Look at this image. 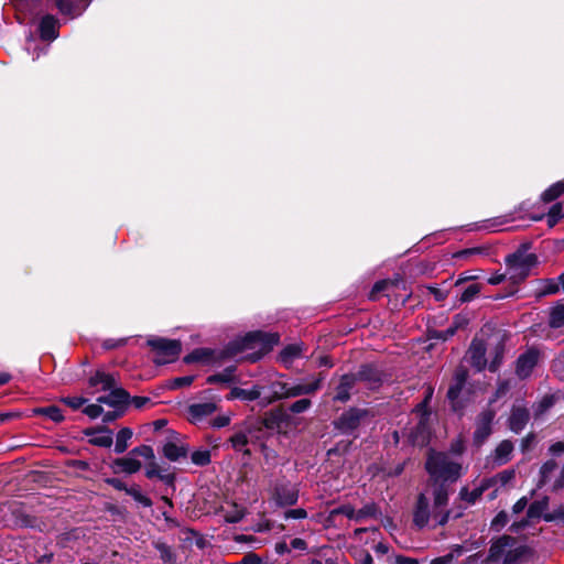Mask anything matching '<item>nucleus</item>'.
<instances>
[{
	"label": "nucleus",
	"mask_w": 564,
	"mask_h": 564,
	"mask_svg": "<svg viewBox=\"0 0 564 564\" xmlns=\"http://www.w3.org/2000/svg\"><path fill=\"white\" fill-rule=\"evenodd\" d=\"M424 469L429 475V484L433 487L435 507H446L449 499L448 485L463 476V465L451 460L445 452L429 448Z\"/></svg>",
	"instance_id": "nucleus-1"
},
{
	"label": "nucleus",
	"mask_w": 564,
	"mask_h": 564,
	"mask_svg": "<svg viewBox=\"0 0 564 564\" xmlns=\"http://www.w3.org/2000/svg\"><path fill=\"white\" fill-rule=\"evenodd\" d=\"M280 343L279 333H268L263 330H251L243 336H238L228 341L223 349L215 350L210 364L220 365L226 360L235 358L237 355L253 350L242 357L245 361L256 364L269 354L274 346Z\"/></svg>",
	"instance_id": "nucleus-2"
},
{
	"label": "nucleus",
	"mask_w": 564,
	"mask_h": 564,
	"mask_svg": "<svg viewBox=\"0 0 564 564\" xmlns=\"http://www.w3.org/2000/svg\"><path fill=\"white\" fill-rule=\"evenodd\" d=\"M469 373L468 370L459 366L453 375V381L446 393L451 411L462 417L469 402V391L465 390Z\"/></svg>",
	"instance_id": "nucleus-3"
},
{
	"label": "nucleus",
	"mask_w": 564,
	"mask_h": 564,
	"mask_svg": "<svg viewBox=\"0 0 564 564\" xmlns=\"http://www.w3.org/2000/svg\"><path fill=\"white\" fill-rule=\"evenodd\" d=\"M147 345L162 357L154 359L156 365L173 362L182 352V343L180 339L153 337L148 339Z\"/></svg>",
	"instance_id": "nucleus-4"
},
{
	"label": "nucleus",
	"mask_w": 564,
	"mask_h": 564,
	"mask_svg": "<svg viewBox=\"0 0 564 564\" xmlns=\"http://www.w3.org/2000/svg\"><path fill=\"white\" fill-rule=\"evenodd\" d=\"M356 382H364L368 390L378 391L386 381V372L376 362H364L354 372Z\"/></svg>",
	"instance_id": "nucleus-5"
},
{
	"label": "nucleus",
	"mask_w": 564,
	"mask_h": 564,
	"mask_svg": "<svg viewBox=\"0 0 564 564\" xmlns=\"http://www.w3.org/2000/svg\"><path fill=\"white\" fill-rule=\"evenodd\" d=\"M369 415L368 409L351 406L344 411L334 422L335 430L341 434L351 435L360 426L361 421Z\"/></svg>",
	"instance_id": "nucleus-6"
},
{
	"label": "nucleus",
	"mask_w": 564,
	"mask_h": 564,
	"mask_svg": "<svg viewBox=\"0 0 564 564\" xmlns=\"http://www.w3.org/2000/svg\"><path fill=\"white\" fill-rule=\"evenodd\" d=\"M496 417V410L487 408L482 410L475 422V431L473 433V444L475 447H481L492 434V423Z\"/></svg>",
	"instance_id": "nucleus-7"
},
{
	"label": "nucleus",
	"mask_w": 564,
	"mask_h": 564,
	"mask_svg": "<svg viewBox=\"0 0 564 564\" xmlns=\"http://www.w3.org/2000/svg\"><path fill=\"white\" fill-rule=\"evenodd\" d=\"M260 424L264 425L265 430L282 432L283 427H289L292 423V417L288 413L284 405H279L271 409L261 416Z\"/></svg>",
	"instance_id": "nucleus-8"
},
{
	"label": "nucleus",
	"mask_w": 564,
	"mask_h": 564,
	"mask_svg": "<svg viewBox=\"0 0 564 564\" xmlns=\"http://www.w3.org/2000/svg\"><path fill=\"white\" fill-rule=\"evenodd\" d=\"M517 543V538L510 534H502L490 541V547L485 563H497L503 558L507 547H512Z\"/></svg>",
	"instance_id": "nucleus-9"
},
{
	"label": "nucleus",
	"mask_w": 564,
	"mask_h": 564,
	"mask_svg": "<svg viewBox=\"0 0 564 564\" xmlns=\"http://www.w3.org/2000/svg\"><path fill=\"white\" fill-rule=\"evenodd\" d=\"M529 247V243L522 245L516 252L508 254L506 257L507 267L531 270L538 263V256L535 253H525Z\"/></svg>",
	"instance_id": "nucleus-10"
},
{
	"label": "nucleus",
	"mask_w": 564,
	"mask_h": 564,
	"mask_svg": "<svg viewBox=\"0 0 564 564\" xmlns=\"http://www.w3.org/2000/svg\"><path fill=\"white\" fill-rule=\"evenodd\" d=\"M540 351L531 347L521 354L516 360V373L520 379L528 378L538 365Z\"/></svg>",
	"instance_id": "nucleus-11"
},
{
	"label": "nucleus",
	"mask_w": 564,
	"mask_h": 564,
	"mask_svg": "<svg viewBox=\"0 0 564 564\" xmlns=\"http://www.w3.org/2000/svg\"><path fill=\"white\" fill-rule=\"evenodd\" d=\"M431 517L432 512L430 510V501L425 494L420 492L416 496V501L413 509V525L419 530H422L429 524Z\"/></svg>",
	"instance_id": "nucleus-12"
},
{
	"label": "nucleus",
	"mask_w": 564,
	"mask_h": 564,
	"mask_svg": "<svg viewBox=\"0 0 564 564\" xmlns=\"http://www.w3.org/2000/svg\"><path fill=\"white\" fill-rule=\"evenodd\" d=\"M83 433L86 436H90L88 442L94 446L108 448L113 444L112 430L105 424L87 427Z\"/></svg>",
	"instance_id": "nucleus-13"
},
{
	"label": "nucleus",
	"mask_w": 564,
	"mask_h": 564,
	"mask_svg": "<svg viewBox=\"0 0 564 564\" xmlns=\"http://www.w3.org/2000/svg\"><path fill=\"white\" fill-rule=\"evenodd\" d=\"M61 22L53 14H45L39 22L37 34L44 42H52L59 35Z\"/></svg>",
	"instance_id": "nucleus-14"
},
{
	"label": "nucleus",
	"mask_w": 564,
	"mask_h": 564,
	"mask_svg": "<svg viewBox=\"0 0 564 564\" xmlns=\"http://www.w3.org/2000/svg\"><path fill=\"white\" fill-rule=\"evenodd\" d=\"M273 498L279 507L294 506L299 500V490L289 484L276 485Z\"/></svg>",
	"instance_id": "nucleus-15"
},
{
	"label": "nucleus",
	"mask_w": 564,
	"mask_h": 564,
	"mask_svg": "<svg viewBox=\"0 0 564 564\" xmlns=\"http://www.w3.org/2000/svg\"><path fill=\"white\" fill-rule=\"evenodd\" d=\"M356 383L354 372L344 373L339 379V383L335 388L333 401L347 403L351 398L350 391L354 389Z\"/></svg>",
	"instance_id": "nucleus-16"
},
{
	"label": "nucleus",
	"mask_w": 564,
	"mask_h": 564,
	"mask_svg": "<svg viewBox=\"0 0 564 564\" xmlns=\"http://www.w3.org/2000/svg\"><path fill=\"white\" fill-rule=\"evenodd\" d=\"M141 467V462L134 457H131L129 454L124 457L115 458L110 464L112 473L117 475L121 473L133 475L138 473Z\"/></svg>",
	"instance_id": "nucleus-17"
},
{
	"label": "nucleus",
	"mask_w": 564,
	"mask_h": 564,
	"mask_svg": "<svg viewBox=\"0 0 564 564\" xmlns=\"http://www.w3.org/2000/svg\"><path fill=\"white\" fill-rule=\"evenodd\" d=\"M431 441V431L425 420H420L409 434V442L413 446L424 447Z\"/></svg>",
	"instance_id": "nucleus-18"
},
{
	"label": "nucleus",
	"mask_w": 564,
	"mask_h": 564,
	"mask_svg": "<svg viewBox=\"0 0 564 564\" xmlns=\"http://www.w3.org/2000/svg\"><path fill=\"white\" fill-rule=\"evenodd\" d=\"M470 364L478 371H481L487 366L486 360V346L482 340L473 339L470 347L468 349Z\"/></svg>",
	"instance_id": "nucleus-19"
},
{
	"label": "nucleus",
	"mask_w": 564,
	"mask_h": 564,
	"mask_svg": "<svg viewBox=\"0 0 564 564\" xmlns=\"http://www.w3.org/2000/svg\"><path fill=\"white\" fill-rule=\"evenodd\" d=\"M529 420L530 413L527 408L513 406L508 420V426L513 433L519 434L525 427Z\"/></svg>",
	"instance_id": "nucleus-20"
},
{
	"label": "nucleus",
	"mask_w": 564,
	"mask_h": 564,
	"mask_svg": "<svg viewBox=\"0 0 564 564\" xmlns=\"http://www.w3.org/2000/svg\"><path fill=\"white\" fill-rule=\"evenodd\" d=\"M290 384L282 381H274L269 386L271 394L261 399V405L267 406L273 402L289 399Z\"/></svg>",
	"instance_id": "nucleus-21"
},
{
	"label": "nucleus",
	"mask_w": 564,
	"mask_h": 564,
	"mask_svg": "<svg viewBox=\"0 0 564 564\" xmlns=\"http://www.w3.org/2000/svg\"><path fill=\"white\" fill-rule=\"evenodd\" d=\"M400 285L403 288L405 285V282L402 278L379 280L373 284L371 291L369 292V300L377 301L379 294L390 292L391 289H399Z\"/></svg>",
	"instance_id": "nucleus-22"
},
{
	"label": "nucleus",
	"mask_w": 564,
	"mask_h": 564,
	"mask_svg": "<svg viewBox=\"0 0 564 564\" xmlns=\"http://www.w3.org/2000/svg\"><path fill=\"white\" fill-rule=\"evenodd\" d=\"M262 387L254 384L251 389H242L239 387H234L230 392L227 394V400H243V401H254L258 399H263L262 395Z\"/></svg>",
	"instance_id": "nucleus-23"
},
{
	"label": "nucleus",
	"mask_w": 564,
	"mask_h": 564,
	"mask_svg": "<svg viewBox=\"0 0 564 564\" xmlns=\"http://www.w3.org/2000/svg\"><path fill=\"white\" fill-rule=\"evenodd\" d=\"M442 508L443 507H435L433 503L432 518L435 520V527H444L451 519L457 520L464 514V509L462 507H459L457 510L447 509L445 511H443Z\"/></svg>",
	"instance_id": "nucleus-24"
},
{
	"label": "nucleus",
	"mask_w": 564,
	"mask_h": 564,
	"mask_svg": "<svg viewBox=\"0 0 564 564\" xmlns=\"http://www.w3.org/2000/svg\"><path fill=\"white\" fill-rule=\"evenodd\" d=\"M324 378H325L324 373L321 372L318 378H316L311 383H299V384H294V386L290 384L289 398H295V397H300V395L315 393L316 391H318L321 389L322 381L324 380Z\"/></svg>",
	"instance_id": "nucleus-25"
},
{
	"label": "nucleus",
	"mask_w": 564,
	"mask_h": 564,
	"mask_svg": "<svg viewBox=\"0 0 564 564\" xmlns=\"http://www.w3.org/2000/svg\"><path fill=\"white\" fill-rule=\"evenodd\" d=\"M217 410L214 402L193 403L188 405L187 412L191 422H198L206 416L212 415Z\"/></svg>",
	"instance_id": "nucleus-26"
},
{
	"label": "nucleus",
	"mask_w": 564,
	"mask_h": 564,
	"mask_svg": "<svg viewBox=\"0 0 564 564\" xmlns=\"http://www.w3.org/2000/svg\"><path fill=\"white\" fill-rule=\"evenodd\" d=\"M189 452L187 444L177 445L174 442H166L162 447V455L170 462H178L186 458Z\"/></svg>",
	"instance_id": "nucleus-27"
},
{
	"label": "nucleus",
	"mask_w": 564,
	"mask_h": 564,
	"mask_svg": "<svg viewBox=\"0 0 564 564\" xmlns=\"http://www.w3.org/2000/svg\"><path fill=\"white\" fill-rule=\"evenodd\" d=\"M533 550L528 545H519L517 547H509L506 552L502 564H518L524 558L532 556Z\"/></svg>",
	"instance_id": "nucleus-28"
},
{
	"label": "nucleus",
	"mask_w": 564,
	"mask_h": 564,
	"mask_svg": "<svg viewBox=\"0 0 564 564\" xmlns=\"http://www.w3.org/2000/svg\"><path fill=\"white\" fill-rule=\"evenodd\" d=\"M513 443L509 440L501 441L494 451L492 459L497 466L505 465L511 460Z\"/></svg>",
	"instance_id": "nucleus-29"
},
{
	"label": "nucleus",
	"mask_w": 564,
	"mask_h": 564,
	"mask_svg": "<svg viewBox=\"0 0 564 564\" xmlns=\"http://www.w3.org/2000/svg\"><path fill=\"white\" fill-rule=\"evenodd\" d=\"M215 354V349L200 347L193 349L189 354L184 356L183 362L186 365H192L196 362L210 364L213 356Z\"/></svg>",
	"instance_id": "nucleus-30"
},
{
	"label": "nucleus",
	"mask_w": 564,
	"mask_h": 564,
	"mask_svg": "<svg viewBox=\"0 0 564 564\" xmlns=\"http://www.w3.org/2000/svg\"><path fill=\"white\" fill-rule=\"evenodd\" d=\"M116 379L113 375L107 373L104 370H96V372L88 379V386L95 388L101 384L102 391H108L116 386Z\"/></svg>",
	"instance_id": "nucleus-31"
},
{
	"label": "nucleus",
	"mask_w": 564,
	"mask_h": 564,
	"mask_svg": "<svg viewBox=\"0 0 564 564\" xmlns=\"http://www.w3.org/2000/svg\"><path fill=\"white\" fill-rule=\"evenodd\" d=\"M26 416H45L55 423H61L65 419L57 405L33 408Z\"/></svg>",
	"instance_id": "nucleus-32"
},
{
	"label": "nucleus",
	"mask_w": 564,
	"mask_h": 564,
	"mask_svg": "<svg viewBox=\"0 0 564 564\" xmlns=\"http://www.w3.org/2000/svg\"><path fill=\"white\" fill-rule=\"evenodd\" d=\"M108 391L109 398L112 401L110 406L127 410L130 404V393L126 389L116 386Z\"/></svg>",
	"instance_id": "nucleus-33"
},
{
	"label": "nucleus",
	"mask_w": 564,
	"mask_h": 564,
	"mask_svg": "<svg viewBox=\"0 0 564 564\" xmlns=\"http://www.w3.org/2000/svg\"><path fill=\"white\" fill-rule=\"evenodd\" d=\"M237 371V366L231 365L226 367L221 372L210 375L206 378V383L208 384H217V383H231L236 381L235 372Z\"/></svg>",
	"instance_id": "nucleus-34"
},
{
	"label": "nucleus",
	"mask_w": 564,
	"mask_h": 564,
	"mask_svg": "<svg viewBox=\"0 0 564 564\" xmlns=\"http://www.w3.org/2000/svg\"><path fill=\"white\" fill-rule=\"evenodd\" d=\"M302 352V345L290 344L286 345L278 356V360L283 364L286 368H289L294 359L299 358Z\"/></svg>",
	"instance_id": "nucleus-35"
},
{
	"label": "nucleus",
	"mask_w": 564,
	"mask_h": 564,
	"mask_svg": "<svg viewBox=\"0 0 564 564\" xmlns=\"http://www.w3.org/2000/svg\"><path fill=\"white\" fill-rule=\"evenodd\" d=\"M12 517L15 524L20 528H39V519L35 516L25 512L23 509L13 510Z\"/></svg>",
	"instance_id": "nucleus-36"
},
{
	"label": "nucleus",
	"mask_w": 564,
	"mask_h": 564,
	"mask_svg": "<svg viewBox=\"0 0 564 564\" xmlns=\"http://www.w3.org/2000/svg\"><path fill=\"white\" fill-rule=\"evenodd\" d=\"M152 545L160 553V558L164 564L176 563L177 556L171 545H169L162 540L153 541Z\"/></svg>",
	"instance_id": "nucleus-37"
},
{
	"label": "nucleus",
	"mask_w": 564,
	"mask_h": 564,
	"mask_svg": "<svg viewBox=\"0 0 564 564\" xmlns=\"http://www.w3.org/2000/svg\"><path fill=\"white\" fill-rule=\"evenodd\" d=\"M564 194V180L557 181L542 192L540 198L543 203L549 204L555 202Z\"/></svg>",
	"instance_id": "nucleus-38"
},
{
	"label": "nucleus",
	"mask_w": 564,
	"mask_h": 564,
	"mask_svg": "<svg viewBox=\"0 0 564 564\" xmlns=\"http://www.w3.org/2000/svg\"><path fill=\"white\" fill-rule=\"evenodd\" d=\"M133 436V431L130 427H122L118 431L116 435V443H115V453L116 454H122L124 453L129 447V441Z\"/></svg>",
	"instance_id": "nucleus-39"
},
{
	"label": "nucleus",
	"mask_w": 564,
	"mask_h": 564,
	"mask_svg": "<svg viewBox=\"0 0 564 564\" xmlns=\"http://www.w3.org/2000/svg\"><path fill=\"white\" fill-rule=\"evenodd\" d=\"M547 324L551 328L557 329L564 326V304L557 302L550 310Z\"/></svg>",
	"instance_id": "nucleus-40"
},
{
	"label": "nucleus",
	"mask_w": 564,
	"mask_h": 564,
	"mask_svg": "<svg viewBox=\"0 0 564 564\" xmlns=\"http://www.w3.org/2000/svg\"><path fill=\"white\" fill-rule=\"evenodd\" d=\"M549 508V497L544 496L540 500L533 501L528 510H527V517L528 519H540L543 518L545 514L544 511Z\"/></svg>",
	"instance_id": "nucleus-41"
},
{
	"label": "nucleus",
	"mask_w": 564,
	"mask_h": 564,
	"mask_svg": "<svg viewBox=\"0 0 564 564\" xmlns=\"http://www.w3.org/2000/svg\"><path fill=\"white\" fill-rule=\"evenodd\" d=\"M482 288L484 285L480 283H470L456 295L457 301L462 304L471 302L480 293Z\"/></svg>",
	"instance_id": "nucleus-42"
},
{
	"label": "nucleus",
	"mask_w": 564,
	"mask_h": 564,
	"mask_svg": "<svg viewBox=\"0 0 564 564\" xmlns=\"http://www.w3.org/2000/svg\"><path fill=\"white\" fill-rule=\"evenodd\" d=\"M127 495L132 497L137 503L144 508H150L153 505L152 499L141 491V487L138 484L130 486L129 490H127Z\"/></svg>",
	"instance_id": "nucleus-43"
},
{
	"label": "nucleus",
	"mask_w": 564,
	"mask_h": 564,
	"mask_svg": "<svg viewBox=\"0 0 564 564\" xmlns=\"http://www.w3.org/2000/svg\"><path fill=\"white\" fill-rule=\"evenodd\" d=\"M229 442L231 443V446L234 447V449H236L238 452H242V454L246 456L251 455V451L246 447L249 441H248V435L246 434L245 431L235 433L229 438Z\"/></svg>",
	"instance_id": "nucleus-44"
},
{
	"label": "nucleus",
	"mask_w": 564,
	"mask_h": 564,
	"mask_svg": "<svg viewBox=\"0 0 564 564\" xmlns=\"http://www.w3.org/2000/svg\"><path fill=\"white\" fill-rule=\"evenodd\" d=\"M564 218L563 203H554L546 214V223L550 228H553L560 220Z\"/></svg>",
	"instance_id": "nucleus-45"
},
{
	"label": "nucleus",
	"mask_w": 564,
	"mask_h": 564,
	"mask_svg": "<svg viewBox=\"0 0 564 564\" xmlns=\"http://www.w3.org/2000/svg\"><path fill=\"white\" fill-rule=\"evenodd\" d=\"M494 356L491 361L488 365V370L490 372H497L502 364L503 355H505V344L499 341L492 351Z\"/></svg>",
	"instance_id": "nucleus-46"
},
{
	"label": "nucleus",
	"mask_w": 564,
	"mask_h": 564,
	"mask_svg": "<svg viewBox=\"0 0 564 564\" xmlns=\"http://www.w3.org/2000/svg\"><path fill=\"white\" fill-rule=\"evenodd\" d=\"M261 416L249 419L245 422V432L248 435L256 437L257 440L261 438V433L265 429L264 425L260 424Z\"/></svg>",
	"instance_id": "nucleus-47"
},
{
	"label": "nucleus",
	"mask_w": 564,
	"mask_h": 564,
	"mask_svg": "<svg viewBox=\"0 0 564 564\" xmlns=\"http://www.w3.org/2000/svg\"><path fill=\"white\" fill-rule=\"evenodd\" d=\"M191 460L195 466L205 467L212 462V454L209 449H197L191 454Z\"/></svg>",
	"instance_id": "nucleus-48"
},
{
	"label": "nucleus",
	"mask_w": 564,
	"mask_h": 564,
	"mask_svg": "<svg viewBox=\"0 0 564 564\" xmlns=\"http://www.w3.org/2000/svg\"><path fill=\"white\" fill-rule=\"evenodd\" d=\"M556 468H557V463L554 459H549L545 463H543V465L540 468V479L538 482L539 488H541L542 486H544L547 482L550 475Z\"/></svg>",
	"instance_id": "nucleus-49"
},
{
	"label": "nucleus",
	"mask_w": 564,
	"mask_h": 564,
	"mask_svg": "<svg viewBox=\"0 0 564 564\" xmlns=\"http://www.w3.org/2000/svg\"><path fill=\"white\" fill-rule=\"evenodd\" d=\"M378 514V506L375 502L367 503L355 512V521L361 522L366 518H375Z\"/></svg>",
	"instance_id": "nucleus-50"
},
{
	"label": "nucleus",
	"mask_w": 564,
	"mask_h": 564,
	"mask_svg": "<svg viewBox=\"0 0 564 564\" xmlns=\"http://www.w3.org/2000/svg\"><path fill=\"white\" fill-rule=\"evenodd\" d=\"M510 272V286H516L522 283L529 275L531 270H524L522 268H508Z\"/></svg>",
	"instance_id": "nucleus-51"
},
{
	"label": "nucleus",
	"mask_w": 564,
	"mask_h": 564,
	"mask_svg": "<svg viewBox=\"0 0 564 564\" xmlns=\"http://www.w3.org/2000/svg\"><path fill=\"white\" fill-rule=\"evenodd\" d=\"M131 457H143L144 459L155 458L153 448L150 445H139L133 447L129 453Z\"/></svg>",
	"instance_id": "nucleus-52"
},
{
	"label": "nucleus",
	"mask_w": 564,
	"mask_h": 564,
	"mask_svg": "<svg viewBox=\"0 0 564 564\" xmlns=\"http://www.w3.org/2000/svg\"><path fill=\"white\" fill-rule=\"evenodd\" d=\"M542 284L543 286L538 293L539 297L555 294L560 291L558 283L555 279H544L542 280Z\"/></svg>",
	"instance_id": "nucleus-53"
},
{
	"label": "nucleus",
	"mask_w": 564,
	"mask_h": 564,
	"mask_svg": "<svg viewBox=\"0 0 564 564\" xmlns=\"http://www.w3.org/2000/svg\"><path fill=\"white\" fill-rule=\"evenodd\" d=\"M508 521H509V516H508L507 511L501 510L491 520L490 529L496 532H499L507 525Z\"/></svg>",
	"instance_id": "nucleus-54"
},
{
	"label": "nucleus",
	"mask_w": 564,
	"mask_h": 564,
	"mask_svg": "<svg viewBox=\"0 0 564 564\" xmlns=\"http://www.w3.org/2000/svg\"><path fill=\"white\" fill-rule=\"evenodd\" d=\"M311 406H312V401L307 398H303V399H300V400H296L295 402H293L286 409V411L294 413V414H300V413L307 411Z\"/></svg>",
	"instance_id": "nucleus-55"
},
{
	"label": "nucleus",
	"mask_w": 564,
	"mask_h": 564,
	"mask_svg": "<svg viewBox=\"0 0 564 564\" xmlns=\"http://www.w3.org/2000/svg\"><path fill=\"white\" fill-rule=\"evenodd\" d=\"M454 335H455V333L451 327H448L445 330L431 329V328L427 329V338L429 339L446 341Z\"/></svg>",
	"instance_id": "nucleus-56"
},
{
	"label": "nucleus",
	"mask_w": 564,
	"mask_h": 564,
	"mask_svg": "<svg viewBox=\"0 0 564 564\" xmlns=\"http://www.w3.org/2000/svg\"><path fill=\"white\" fill-rule=\"evenodd\" d=\"M459 496L462 499L473 505L482 496V491L481 488H479V486L474 488L470 492L466 487H463L459 491Z\"/></svg>",
	"instance_id": "nucleus-57"
},
{
	"label": "nucleus",
	"mask_w": 564,
	"mask_h": 564,
	"mask_svg": "<svg viewBox=\"0 0 564 564\" xmlns=\"http://www.w3.org/2000/svg\"><path fill=\"white\" fill-rule=\"evenodd\" d=\"M466 451L465 440L462 435H458L449 444L448 453L454 456H462Z\"/></svg>",
	"instance_id": "nucleus-58"
},
{
	"label": "nucleus",
	"mask_w": 564,
	"mask_h": 564,
	"mask_svg": "<svg viewBox=\"0 0 564 564\" xmlns=\"http://www.w3.org/2000/svg\"><path fill=\"white\" fill-rule=\"evenodd\" d=\"M55 7L61 14L66 17H74V2L72 0H54Z\"/></svg>",
	"instance_id": "nucleus-59"
},
{
	"label": "nucleus",
	"mask_w": 564,
	"mask_h": 564,
	"mask_svg": "<svg viewBox=\"0 0 564 564\" xmlns=\"http://www.w3.org/2000/svg\"><path fill=\"white\" fill-rule=\"evenodd\" d=\"M195 380V376L176 377L170 381L169 388L172 390L191 386Z\"/></svg>",
	"instance_id": "nucleus-60"
},
{
	"label": "nucleus",
	"mask_w": 564,
	"mask_h": 564,
	"mask_svg": "<svg viewBox=\"0 0 564 564\" xmlns=\"http://www.w3.org/2000/svg\"><path fill=\"white\" fill-rule=\"evenodd\" d=\"M516 477V470L514 469H505L494 476V479L496 480V484L500 486H506L511 480H513Z\"/></svg>",
	"instance_id": "nucleus-61"
},
{
	"label": "nucleus",
	"mask_w": 564,
	"mask_h": 564,
	"mask_svg": "<svg viewBox=\"0 0 564 564\" xmlns=\"http://www.w3.org/2000/svg\"><path fill=\"white\" fill-rule=\"evenodd\" d=\"M148 464L145 465V477L148 479L158 478L161 471L163 470L162 467L155 462V458L148 459Z\"/></svg>",
	"instance_id": "nucleus-62"
},
{
	"label": "nucleus",
	"mask_w": 564,
	"mask_h": 564,
	"mask_svg": "<svg viewBox=\"0 0 564 564\" xmlns=\"http://www.w3.org/2000/svg\"><path fill=\"white\" fill-rule=\"evenodd\" d=\"M352 441H339L336 445L327 451V456H335L348 453Z\"/></svg>",
	"instance_id": "nucleus-63"
},
{
	"label": "nucleus",
	"mask_w": 564,
	"mask_h": 564,
	"mask_svg": "<svg viewBox=\"0 0 564 564\" xmlns=\"http://www.w3.org/2000/svg\"><path fill=\"white\" fill-rule=\"evenodd\" d=\"M469 324V318L467 315L462 313L456 314L453 317L452 325L449 326L454 333L456 334L459 329H465Z\"/></svg>",
	"instance_id": "nucleus-64"
}]
</instances>
